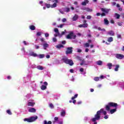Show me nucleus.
<instances>
[{
  "label": "nucleus",
  "mask_w": 124,
  "mask_h": 124,
  "mask_svg": "<svg viewBox=\"0 0 124 124\" xmlns=\"http://www.w3.org/2000/svg\"><path fill=\"white\" fill-rule=\"evenodd\" d=\"M101 113L103 115H107V112L104 110V109L101 108L100 110H98L96 114H95L94 118L91 119V121L93 124H97V121L100 120V115Z\"/></svg>",
  "instance_id": "nucleus-1"
},
{
  "label": "nucleus",
  "mask_w": 124,
  "mask_h": 124,
  "mask_svg": "<svg viewBox=\"0 0 124 124\" xmlns=\"http://www.w3.org/2000/svg\"><path fill=\"white\" fill-rule=\"evenodd\" d=\"M118 107V104L116 103L109 102L108 105L106 106V109L107 111H110V107H114V108H117Z\"/></svg>",
  "instance_id": "nucleus-2"
},
{
  "label": "nucleus",
  "mask_w": 124,
  "mask_h": 124,
  "mask_svg": "<svg viewBox=\"0 0 124 124\" xmlns=\"http://www.w3.org/2000/svg\"><path fill=\"white\" fill-rule=\"evenodd\" d=\"M62 61L66 63L67 64H69V65L72 66L74 64L73 63V61L71 60H68L66 57H64L62 58Z\"/></svg>",
  "instance_id": "nucleus-3"
},
{
  "label": "nucleus",
  "mask_w": 124,
  "mask_h": 124,
  "mask_svg": "<svg viewBox=\"0 0 124 124\" xmlns=\"http://www.w3.org/2000/svg\"><path fill=\"white\" fill-rule=\"evenodd\" d=\"M40 40L42 42V45L43 46L44 50H46L49 47V44L47 43V42L45 41V39L44 38H40Z\"/></svg>",
  "instance_id": "nucleus-4"
},
{
  "label": "nucleus",
  "mask_w": 124,
  "mask_h": 124,
  "mask_svg": "<svg viewBox=\"0 0 124 124\" xmlns=\"http://www.w3.org/2000/svg\"><path fill=\"white\" fill-rule=\"evenodd\" d=\"M37 116H35L31 117L30 118H25L24 119V122H28V123H32V122H35L37 120Z\"/></svg>",
  "instance_id": "nucleus-5"
},
{
  "label": "nucleus",
  "mask_w": 124,
  "mask_h": 124,
  "mask_svg": "<svg viewBox=\"0 0 124 124\" xmlns=\"http://www.w3.org/2000/svg\"><path fill=\"white\" fill-rule=\"evenodd\" d=\"M76 34H74L73 32H70L66 36L67 39H75L76 38Z\"/></svg>",
  "instance_id": "nucleus-6"
},
{
  "label": "nucleus",
  "mask_w": 124,
  "mask_h": 124,
  "mask_svg": "<svg viewBox=\"0 0 124 124\" xmlns=\"http://www.w3.org/2000/svg\"><path fill=\"white\" fill-rule=\"evenodd\" d=\"M28 106H31V107H33L34 105H35V102H34V100H29L28 101Z\"/></svg>",
  "instance_id": "nucleus-7"
},
{
  "label": "nucleus",
  "mask_w": 124,
  "mask_h": 124,
  "mask_svg": "<svg viewBox=\"0 0 124 124\" xmlns=\"http://www.w3.org/2000/svg\"><path fill=\"white\" fill-rule=\"evenodd\" d=\"M43 84L44 85L41 86V89L42 90V91H45V90L47 89V86H48V83L46 81H45L43 83Z\"/></svg>",
  "instance_id": "nucleus-8"
},
{
  "label": "nucleus",
  "mask_w": 124,
  "mask_h": 124,
  "mask_svg": "<svg viewBox=\"0 0 124 124\" xmlns=\"http://www.w3.org/2000/svg\"><path fill=\"white\" fill-rule=\"evenodd\" d=\"M54 32H56V34H54V36L55 37H57V36H59V37H62V35H61V33H60V32L59 31V29L58 28H54Z\"/></svg>",
  "instance_id": "nucleus-9"
},
{
  "label": "nucleus",
  "mask_w": 124,
  "mask_h": 124,
  "mask_svg": "<svg viewBox=\"0 0 124 124\" xmlns=\"http://www.w3.org/2000/svg\"><path fill=\"white\" fill-rule=\"evenodd\" d=\"M115 56L116 58L119 60H122V59H124V55L121 54H115Z\"/></svg>",
  "instance_id": "nucleus-10"
},
{
  "label": "nucleus",
  "mask_w": 124,
  "mask_h": 124,
  "mask_svg": "<svg viewBox=\"0 0 124 124\" xmlns=\"http://www.w3.org/2000/svg\"><path fill=\"white\" fill-rule=\"evenodd\" d=\"M105 78V77L103 76H101L100 77H95L94 78V80L96 81L97 82V81H99V80H102V79H104Z\"/></svg>",
  "instance_id": "nucleus-11"
},
{
  "label": "nucleus",
  "mask_w": 124,
  "mask_h": 124,
  "mask_svg": "<svg viewBox=\"0 0 124 124\" xmlns=\"http://www.w3.org/2000/svg\"><path fill=\"white\" fill-rule=\"evenodd\" d=\"M31 75H28L24 79L25 82H29V81L31 80Z\"/></svg>",
  "instance_id": "nucleus-12"
},
{
  "label": "nucleus",
  "mask_w": 124,
  "mask_h": 124,
  "mask_svg": "<svg viewBox=\"0 0 124 124\" xmlns=\"http://www.w3.org/2000/svg\"><path fill=\"white\" fill-rule=\"evenodd\" d=\"M54 1L55 3L50 5L51 8H55V7H57V3H59V0H54Z\"/></svg>",
  "instance_id": "nucleus-13"
},
{
  "label": "nucleus",
  "mask_w": 124,
  "mask_h": 124,
  "mask_svg": "<svg viewBox=\"0 0 124 124\" xmlns=\"http://www.w3.org/2000/svg\"><path fill=\"white\" fill-rule=\"evenodd\" d=\"M117 108H115L109 109L108 111V114H114V113H116L117 112Z\"/></svg>",
  "instance_id": "nucleus-14"
},
{
  "label": "nucleus",
  "mask_w": 124,
  "mask_h": 124,
  "mask_svg": "<svg viewBox=\"0 0 124 124\" xmlns=\"http://www.w3.org/2000/svg\"><path fill=\"white\" fill-rule=\"evenodd\" d=\"M107 35L114 36L115 35V32L113 31H110L107 33Z\"/></svg>",
  "instance_id": "nucleus-15"
},
{
  "label": "nucleus",
  "mask_w": 124,
  "mask_h": 124,
  "mask_svg": "<svg viewBox=\"0 0 124 124\" xmlns=\"http://www.w3.org/2000/svg\"><path fill=\"white\" fill-rule=\"evenodd\" d=\"M71 53H72V47H68L66 51V54L67 55L68 54H71Z\"/></svg>",
  "instance_id": "nucleus-16"
},
{
  "label": "nucleus",
  "mask_w": 124,
  "mask_h": 124,
  "mask_svg": "<svg viewBox=\"0 0 124 124\" xmlns=\"http://www.w3.org/2000/svg\"><path fill=\"white\" fill-rule=\"evenodd\" d=\"M28 111L31 113H35L36 112V109L33 108H31L28 109Z\"/></svg>",
  "instance_id": "nucleus-17"
},
{
  "label": "nucleus",
  "mask_w": 124,
  "mask_h": 124,
  "mask_svg": "<svg viewBox=\"0 0 124 124\" xmlns=\"http://www.w3.org/2000/svg\"><path fill=\"white\" fill-rule=\"evenodd\" d=\"M28 56H29V57L31 56L32 57H37L38 55L37 54H36V53H35L34 52H31L29 54H27Z\"/></svg>",
  "instance_id": "nucleus-18"
},
{
  "label": "nucleus",
  "mask_w": 124,
  "mask_h": 124,
  "mask_svg": "<svg viewBox=\"0 0 124 124\" xmlns=\"http://www.w3.org/2000/svg\"><path fill=\"white\" fill-rule=\"evenodd\" d=\"M79 71L80 72V74H82L83 75H85V74H86V70H84L83 68H81L80 69H79Z\"/></svg>",
  "instance_id": "nucleus-19"
},
{
  "label": "nucleus",
  "mask_w": 124,
  "mask_h": 124,
  "mask_svg": "<svg viewBox=\"0 0 124 124\" xmlns=\"http://www.w3.org/2000/svg\"><path fill=\"white\" fill-rule=\"evenodd\" d=\"M101 11L107 14L110 11V9L101 8Z\"/></svg>",
  "instance_id": "nucleus-20"
},
{
  "label": "nucleus",
  "mask_w": 124,
  "mask_h": 124,
  "mask_svg": "<svg viewBox=\"0 0 124 124\" xmlns=\"http://www.w3.org/2000/svg\"><path fill=\"white\" fill-rule=\"evenodd\" d=\"M61 117H65V110L64 109H62L61 112Z\"/></svg>",
  "instance_id": "nucleus-21"
},
{
  "label": "nucleus",
  "mask_w": 124,
  "mask_h": 124,
  "mask_svg": "<svg viewBox=\"0 0 124 124\" xmlns=\"http://www.w3.org/2000/svg\"><path fill=\"white\" fill-rule=\"evenodd\" d=\"M88 27V24L85 23L84 24H80L78 25L79 28H87Z\"/></svg>",
  "instance_id": "nucleus-22"
},
{
  "label": "nucleus",
  "mask_w": 124,
  "mask_h": 124,
  "mask_svg": "<svg viewBox=\"0 0 124 124\" xmlns=\"http://www.w3.org/2000/svg\"><path fill=\"white\" fill-rule=\"evenodd\" d=\"M82 9L83 10H86L88 12H92V11H93V10L92 9H90L89 8L84 7L82 8Z\"/></svg>",
  "instance_id": "nucleus-23"
},
{
  "label": "nucleus",
  "mask_w": 124,
  "mask_h": 124,
  "mask_svg": "<svg viewBox=\"0 0 124 124\" xmlns=\"http://www.w3.org/2000/svg\"><path fill=\"white\" fill-rule=\"evenodd\" d=\"M46 6L47 8H50V7H51V5L50 4H48L46 3H44L42 5V6Z\"/></svg>",
  "instance_id": "nucleus-24"
},
{
  "label": "nucleus",
  "mask_w": 124,
  "mask_h": 124,
  "mask_svg": "<svg viewBox=\"0 0 124 124\" xmlns=\"http://www.w3.org/2000/svg\"><path fill=\"white\" fill-rule=\"evenodd\" d=\"M78 17H79V16H78V15H75L72 18L73 21H77V20L78 19Z\"/></svg>",
  "instance_id": "nucleus-25"
},
{
  "label": "nucleus",
  "mask_w": 124,
  "mask_h": 124,
  "mask_svg": "<svg viewBox=\"0 0 124 124\" xmlns=\"http://www.w3.org/2000/svg\"><path fill=\"white\" fill-rule=\"evenodd\" d=\"M97 65H102L103 62L100 60H99L96 62Z\"/></svg>",
  "instance_id": "nucleus-26"
},
{
  "label": "nucleus",
  "mask_w": 124,
  "mask_h": 124,
  "mask_svg": "<svg viewBox=\"0 0 124 124\" xmlns=\"http://www.w3.org/2000/svg\"><path fill=\"white\" fill-rule=\"evenodd\" d=\"M37 69H38L39 70H43L44 69V67L41 65H38L37 66Z\"/></svg>",
  "instance_id": "nucleus-27"
},
{
  "label": "nucleus",
  "mask_w": 124,
  "mask_h": 124,
  "mask_svg": "<svg viewBox=\"0 0 124 124\" xmlns=\"http://www.w3.org/2000/svg\"><path fill=\"white\" fill-rule=\"evenodd\" d=\"M89 63H87V62H86V61L82 60V62L80 63V65H88Z\"/></svg>",
  "instance_id": "nucleus-28"
},
{
  "label": "nucleus",
  "mask_w": 124,
  "mask_h": 124,
  "mask_svg": "<svg viewBox=\"0 0 124 124\" xmlns=\"http://www.w3.org/2000/svg\"><path fill=\"white\" fill-rule=\"evenodd\" d=\"M29 66L30 67H31V68H36L37 66H36L35 64H30Z\"/></svg>",
  "instance_id": "nucleus-29"
},
{
  "label": "nucleus",
  "mask_w": 124,
  "mask_h": 124,
  "mask_svg": "<svg viewBox=\"0 0 124 124\" xmlns=\"http://www.w3.org/2000/svg\"><path fill=\"white\" fill-rule=\"evenodd\" d=\"M115 66V68H114V70L115 71H118L119 70V68L120 67V65H113V66Z\"/></svg>",
  "instance_id": "nucleus-30"
},
{
  "label": "nucleus",
  "mask_w": 124,
  "mask_h": 124,
  "mask_svg": "<svg viewBox=\"0 0 124 124\" xmlns=\"http://www.w3.org/2000/svg\"><path fill=\"white\" fill-rule=\"evenodd\" d=\"M114 17L116 18V19H120V17H121V16L117 13H115L114 14Z\"/></svg>",
  "instance_id": "nucleus-31"
},
{
  "label": "nucleus",
  "mask_w": 124,
  "mask_h": 124,
  "mask_svg": "<svg viewBox=\"0 0 124 124\" xmlns=\"http://www.w3.org/2000/svg\"><path fill=\"white\" fill-rule=\"evenodd\" d=\"M63 11L64 12H69V11H70V9H69V8H65L63 9Z\"/></svg>",
  "instance_id": "nucleus-32"
},
{
  "label": "nucleus",
  "mask_w": 124,
  "mask_h": 124,
  "mask_svg": "<svg viewBox=\"0 0 124 124\" xmlns=\"http://www.w3.org/2000/svg\"><path fill=\"white\" fill-rule=\"evenodd\" d=\"M87 3H89V0H85L84 1H83L81 3V4H82V5H86Z\"/></svg>",
  "instance_id": "nucleus-33"
},
{
  "label": "nucleus",
  "mask_w": 124,
  "mask_h": 124,
  "mask_svg": "<svg viewBox=\"0 0 124 124\" xmlns=\"http://www.w3.org/2000/svg\"><path fill=\"white\" fill-rule=\"evenodd\" d=\"M104 22L105 25H108L109 24V21H108V19L107 18H105L104 19Z\"/></svg>",
  "instance_id": "nucleus-34"
},
{
  "label": "nucleus",
  "mask_w": 124,
  "mask_h": 124,
  "mask_svg": "<svg viewBox=\"0 0 124 124\" xmlns=\"http://www.w3.org/2000/svg\"><path fill=\"white\" fill-rule=\"evenodd\" d=\"M26 96L27 98L29 99L32 97L33 96V95L31 94H28Z\"/></svg>",
  "instance_id": "nucleus-35"
},
{
  "label": "nucleus",
  "mask_w": 124,
  "mask_h": 124,
  "mask_svg": "<svg viewBox=\"0 0 124 124\" xmlns=\"http://www.w3.org/2000/svg\"><path fill=\"white\" fill-rule=\"evenodd\" d=\"M30 30H31V31H34V30H35V26H33V25H31L29 27Z\"/></svg>",
  "instance_id": "nucleus-36"
},
{
  "label": "nucleus",
  "mask_w": 124,
  "mask_h": 124,
  "mask_svg": "<svg viewBox=\"0 0 124 124\" xmlns=\"http://www.w3.org/2000/svg\"><path fill=\"white\" fill-rule=\"evenodd\" d=\"M119 86L122 89H124V82H120L119 83Z\"/></svg>",
  "instance_id": "nucleus-37"
},
{
  "label": "nucleus",
  "mask_w": 124,
  "mask_h": 124,
  "mask_svg": "<svg viewBox=\"0 0 124 124\" xmlns=\"http://www.w3.org/2000/svg\"><path fill=\"white\" fill-rule=\"evenodd\" d=\"M107 66H108L109 69H111L112 68V67L113 66V65L111 63H108L107 64Z\"/></svg>",
  "instance_id": "nucleus-38"
},
{
  "label": "nucleus",
  "mask_w": 124,
  "mask_h": 124,
  "mask_svg": "<svg viewBox=\"0 0 124 124\" xmlns=\"http://www.w3.org/2000/svg\"><path fill=\"white\" fill-rule=\"evenodd\" d=\"M38 58H39L40 59H43V58H44V57H45V55L44 54H40V55H37Z\"/></svg>",
  "instance_id": "nucleus-39"
},
{
  "label": "nucleus",
  "mask_w": 124,
  "mask_h": 124,
  "mask_svg": "<svg viewBox=\"0 0 124 124\" xmlns=\"http://www.w3.org/2000/svg\"><path fill=\"white\" fill-rule=\"evenodd\" d=\"M43 124H52V122L51 121H48V122H47V121L45 120L43 122Z\"/></svg>",
  "instance_id": "nucleus-40"
},
{
  "label": "nucleus",
  "mask_w": 124,
  "mask_h": 124,
  "mask_svg": "<svg viewBox=\"0 0 124 124\" xmlns=\"http://www.w3.org/2000/svg\"><path fill=\"white\" fill-rule=\"evenodd\" d=\"M63 46L62 45H58L56 46V48L57 49H61V48H63Z\"/></svg>",
  "instance_id": "nucleus-41"
},
{
  "label": "nucleus",
  "mask_w": 124,
  "mask_h": 124,
  "mask_svg": "<svg viewBox=\"0 0 124 124\" xmlns=\"http://www.w3.org/2000/svg\"><path fill=\"white\" fill-rule=\"evenodd\" d=\"M84 46L85 48H88V47H90V44L89 43H86L84 44Z\"/></svg>",
  "instance_id": "nucleus-42"
},
{
  "label": "nucleus",
  "mask_w": 124,
  "mask_h": 124,
  "mask_svg": "<svg viewBox=\"0 0 124 124\" xmlns=\"http://www.w3.org/2000/svg\"><path fill=\"white\" fill-rule=\"evenodd\" d=\"M64 26V24H61L59 25H57V28H60V29H62Z\"/></svg>",
  "instance_id": "nucleus-43"
},
{
  "label": "nucleus",
  "mask_w": 124,
  "mask_h": 124,
  "mask_svg": "<svg viewBox=\"0 0 124 124\" xmlns=\"http://www.w3.org/2000/svg\"><path fill=\"white\" fill-rule=\"evenodd\" d=\"M108 42H112L113 41V37H110L108 38Z\"/></svg>",
  "instance_id": "nucleus-44"
},
{
  "label": "nucleus",
  "mask_w": 124,
  "mask_h": 124,
  "mask_svg": "<svg viewBox=\"0 0 124 124\" xmlns=\"http://www.w3.org/2000/svg\"><path fill=\"white\" fill-rule=\"evenodd\" d=\"M78 96V94H76L74 96L72 97L71 99L72 100H74V99H75V98H77Z\"/></svg>",
  "instance_id": "nucleus-45"
},
{
  "label": "nucleus",
  "mask_w": 124,
  "mask_h": 124,
  "mask_svg": "<svg viewBox=\"0 0 124 124\" xmlns=\"http://www.w3.org/2000/svg\"><path fill=\"white\" fill-rule=\"evenodd\" d=\"M6 113L8 114V115H12V112H11V111L9 109L6 110Z\"/></svg>",
  "instance_id": "nucleus-46"
},
{
  "label": "nucleus",
  "mask_w": 124,
  "mask_h": 124,
  "mask_svg": "<svg viewBox=\"0 0 124 124\" xmlns=\"http://www.w3.org/2000/svg\"><path fill=\"white\" fill-rule=\"evenodd\" d=\"M84 121H85L86 122H88V121H90V117H84Z\"/></svg>",
  "instance_id": "nucleus-47"
},
{
  "label": "nucleus",
  "mask_w": 124,
  "mask_h": 124,
  "mask_svg": "<svg viewBox=\"0 0 124 124\" xmlns=\"http://www.w3.org/2000/svg\"><path fill=\"white\" fill-rule=\"evenodd\" d=\"M41 34H42V32H41L40 31L37 32L36 33L37 36H40V35H41Z\"/></svg>",
  "instance_id": "nucleus-48"
},
{
  "label": "nucleus",
  "mask_w": 124,
  "mask_h": 124,
  "mask_svg": "<svg viewBox=\"0 0 124 124\" xmlns=\"http://www.w3.org/2000/svg\"><path fill=\"white\" fill-rule=\"evenodd\" d=\"M21 51H23V52H24V55H28V52H26V51H25V48H22L21 49Z\"/></svg>",
  "instance_id": "nucleus-49"
},
{
  "label": "nucleus",
  "mask_w": 124,
  "mask_h": 124,
  "mask_svg": "<svg viewBox=\"0 0 124 124\" xmlns=\"http://www.w3.org/2000/svg\"><path fill=\"white\" fill-rule=\"evenodd\" d=\"M65 32H66V30H65L64 31H62L61 34H60L61 36H62V35H63V34H64Z\"/></svg>",
  "instance_id": "nucleus-50"
},
{
  "label": "nucleus",
  "mask_w": 124,
  "mask_h": 124,
  "mask_svg": "<svg viewBox=\"0 0 124 124\" xmlns=\"http://www.w3.org/2000/svg\"><path fill=\"white\" fill-rule=\"evenodd\" d=\"M49 106L50 108H51V109H53V108H54V105L52 103L49 104Z\"/></svg>",
  "instance_id": "nucleus-51"
},
{
  "label": "nucleus",
  "mask_w": 124,
  "mask_h": 124,
  "mask_svg": "<svg viewBox=\"0 0 124 124\" xmlns=\"http://www.w3.org/2000/svg\"><path fill=\"white\" fill-rule=\"evenodd\" d=\"M78 53H81V52H82V49H80V48H77L76 49Z\"/></svg>",
  "instance_id": "nucleus-52"
},
{
  "label": "nucleus",
  "mask_w": 124,
  "mask_h": 124,
  "mask_svg": "<svg viewBox=\"0 0 124 124\" xmlns=\"http://www.w3.org/2000/svg\"><path fill=\"white\" fill-rule=\"evenodd\" d=\"M59 11H60V13H61V14H64V13H63V12H64L63 11V9H62V10H60Z\"/></svg>",
  "instance_id": "nucleus-53"
},
{
  "label": "nucleus",
  "mask_w": 124,
  "mask_h": 124,
  "mask_svg": "<svg viewBox=\"0 0 124 124\" xmlns=\"http://www.w3.org/2000/svg\"><path fill=\"white\" fill-rule=\"evenodd\" d=\"M24 45H29V43L27 42L26 41H23Z\"/></svg>",
  "instance_id": "nucleus-54"
},
{
  "label": "nucleus",
  "mask_w": 124,
  "mask_h": 124,
  "mask_svg": "<svg viewBox=\"0 0 124 124\" xmlns=\"http://www.w3.org/2000/svg\"><path fill=\"white\" fill-rule=\"evenodd\" d=\"M87 19L88 20H90V19H92V16H87Z\"/></svg>",
  "instance_id": "nucleus-55"
},
{
  "label": "nucleus",
  "mask_w": 124,
  "mask_h": 124,
  "mask_svg": "<svg viewBox=\"0 0 124 124\" xmlns=\"http://www.w3.org/2000/svg\"><path fill=\"white\" fill-rule=\"evenodd\" d=\"M104 119H105L106 120H107V119H108V115H106H106H104Z\"/></svg>",
  "instance_id": "nucleus-56"
},
{
  "label": "nucleus",
  "mask_w": 124,
  "mask_h": 124,
  "mask_svg": "<svg viewBox=\"0 0 124 124\" xmlns=\"http://www.w3.org/2000/svg\"><path fill=\"white\" fill-rule=\"evenodd\" d=\"M45 37H49V33H46L45 34Z\"/></svg>",
  "instance_id": "nucleus-57"
},
{
  "label": "nucleus",
  "mask_w": 124,
  "mask_h": 124,
  "mask_svg": "<svg viewBox=\"0 0 124 124\" xmlns=\"http://www.w3.org/2000/svg\"><path fill=\"white\" fill-rule=\"evenodd\" d=\"M52 40H53V42H56L57 41V38H53Z\"/></svg>",
  "instance_id": "nucleus-58"
},
{
  "label": "nucleus",
  "mask_w": 124,
  "mask_h": 124,
  "mask_svg": "<svg viewBox=\"0 0 124 124\" xmlns=\"http://www.w3.org/2000/svg\"><path fill=\"white\" fill-rule=\"evenodd\" d=\"M70 72L71 73H73V72H74V70H73V69H70Z\"/></svg>",
  "instance_id": "nucleus-59"
},
{
  "label": "nucleus",
  "mask_w": 124,
  "mask_h": 124,
  "mask_svg": "<svg viewBox=\"0 0 124 124\" xmlns=\"http://www.w3.org/2000/svg\"><path fill=\"white\" fill-rule=\"evenodd\" d=\"M66 21V18H63L62 19V23H65V22Z\"/></svg>",
  "instance_id": "nucleus-60"
},
{
  "label": "nucleus",
  "mask_w": 124,
  "mask_h": 124,
  "mask_svg": "<svg viewBox=\"0 0 124 124\" xmlns=\"http://www.w3.org/2000/svg\"><path fill=\"white\" fill-rule=\"evenodd\" d=\"M59 120V118L56 117L54 118V120L55 121V122H57V121Z\"/></svg>",
  "instance_id": "nucleus-61"
},
{
  "label": "nucleus",
  "mask_w": 124,
  "mask_h": 124,
  "mask_svg": "<svg viewBox=\"0 0 124 124\" xmlns=\"http://www.w3.org/2000/svg\"><path fill=\"white\" fill-rule=\"evenodd\" d=\"M44 3H43V1H40L39 4H41V5H42Z\"/></svg>",
  "instance_id": "nucleus-62"
},
{
  "label": "nucleus",
  "mask_w": 124,
  "mask_h": 124,
  "mask_svg": "<svg viewBox=\"0 0 124 124\" xmlns=\"http://www.w3.org/2000/svg\"><path fill=\"white\" fill-rule=\"evenodd\" d=\"M85 52L86 53H88V52H89V49L88 48H86L85 50Z\"/></svg>",
  "instance_id": "nucleus-63"
},
{
  "label": "nucleus",
  "mask_w": 124,
  "mask_h": 124,
  "mask_svg": "<svg viewBox=\"0 0 124 124\" xmlns=\"http://www.w3.org/2000/svg\"><path fill=\"white\" fill-rule=\"evenodd\" d=\"M117 37L118 38H121V34H117Z\"/></svg>",
  "instance_id": "nucleus-64"
}]
</instances>
